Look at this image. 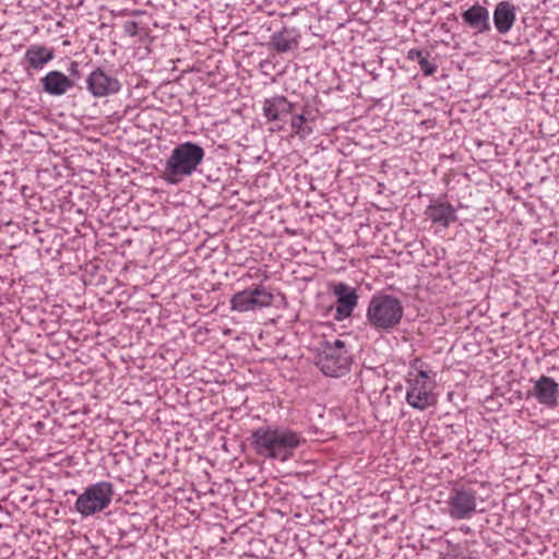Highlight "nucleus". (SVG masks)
<instances>
[{"label": "nucleus", "mask_w": 559, "mask_h": 559, "mask_svg": "<svg viewBox=\"0 0 559 559\" xmlns=\"http://www.w3.org/2000/svg\"><path fill=\"white\" fill-rule=\"evenodd\" d=\"M53 57L55 53L52 49L40 45H33L25 52V58L33 69H41L44 64L52 60Z\"/></svg>", "instance_id": "f3484780"}, {"label": "nucleus", "mask_w": 559, "mask_h": 559, "mask_svg": "<svg viewBox=\"0 0 559 559\" xmlns=\"http://www.w3.org/2000/svg\"><path fill=\"white\" fill-rule=\"evenodd\" d=\"M404 308L401 300L388 294H374L368 305L366 318L379 332H392L402 321Z\"/></svg>", "instance_id": "7ed1b4c3"}, {"label": "nucleus", "mask_w": 559, "mask_h": 559, "mask_svg": "<svg viewBox=\"0 0 559 559\" xmlns=\"http://www.w3.org/2000/svg\"><path fill=\"white\" fill-rule=\"evenodd\" d=\"M70 70H71V73H76L78 72V62L73 61L71 62V66H70Z\"/></svg>", "instance_id": "b1692460"}, {"label": "nucleus", "mask_w": 559, "mask_h": 559, "mask_svg": "<svg viewBox=\"0 0 559 559\" xmlns=\"http://www.w3.org/2000/svg\"><path fill=\"white\" fill-rule=\"evenodd\" d=\"M295 110L294 104L288 102L285 96L276 95L270 98H265L263 102V115L272 122H282L288 114H293Z\"/></svg>", "instance_id": "ddd939ff"}, {"label": "nucleus", "mask_w": 559, "mask_h": 559, "mask_svg": "<svg viewBox=\"0 0 559 559\" xmlns=\"http://www.w3.org/2000/svg\"><path fill=\"white\" fill-rule=\"evenodd\" d=\"M461 16L464 23L476 34H484L491 29L489 11L478 3L465 10Z\"/></svg>", "instance_id": "4468645a"}, {"label": "nucleus", "mask_w": 559, "mask_h": 559, "mask_svg": "<svg viewBox=\"0 0 559 559\" xmlns=\"http://www.w3.org/2000/svg\"><path fill=\"white\" fill-rule=\"evenodd\" d=\"M424 56H425L424 51L419 50V49H411L407 52V59L412 60V61L419 62V60L423 59Z\"/></svg>", "instance_id": "4be33fe9"}, {"label": "nucleus", "mask_w": 559, "mask_h": 559, "mask_svg": "<svg viewBox=\"0 0 559 559\" xmlns=\"http://www.w3.org/2000/svg\"><path fill=\"white\" fill-rule=\"evenodd\" d=\"M516 20L515 5L509 1L499 2L493 11V24L499 34H507Z\"/></svg>", "instance_id": "2eb2a0df"}, {"label": "nucleus", "mask_w": 559, "mask_h": 559, "mask_svg": "<svg viewBox=\"0 0 559 559\" xmlns=\"http://www.w3.org/2000/svg\"><path fill=\"white\" fill-rule=\"evenodd\" d=\"M423 366H424V364L419 358H415L411 362L412 369H414L416 371H418L419 369H423Z\"/></svg>", "instance_id": "5701e85b"}, {"label": "nucleus", "mask_w": 559, "mask_h": 559, "mask_svg": "<svg viewBox=\"0 0 559 559\" xmlns=\"http://www.w3.org/2000/svg\"><path fill=\"white\" fill-rule=\"evenodd\" d=\"M204 150L193 142L178 144L165 163L163 178L171 185L191 176L203 162Z\"/></svg>", "instance_id": "f03ea898"}, {"label": "nucleus", "mask_w": 559, "mask_h": 559, "mask_svg": "<svg viewBox=\"0 0 559 559\" xmlns=\"http://www.w3.org/2000/svg\"><path fill=\"white\" fill-rule=\"evenodd\" d=\"M273 294L267 287L260 284L252 289L236 293L230 299V309L238 312L252 311L272 305Z\"/></svg>", "instance_id": "0eeeda50"}, {"label": "nucleus", "mask_w": 559, "mask_h": 559, "mask_svg": "<svg viewBox=\"0 0 559 559\" xmlns=\"http://www.w3.org/2000/svg\"><path fill=\"white\" fill-rule=\"evenodd\" d=\"M300 443L299 435L286 428L265 426L251 433V444L255 453L267 459L285 461Z\"/></svg>", "instance_id": "f257e3e1"}, {"label": "nucleus", "mask_w": 559, "mask_h": 559, "mask_svg": "<svg viewBox=\"0 0 559 559\" xmlns=\"http://www.w3.org/2000/svg\"><path fill=\"white\" fill-rule=\"evenodd\" d=\"M40 82L44 92L53 96L63 95L74 85L66 74L57 70L48 72Z\"/></svg>", "instance_id": "dca6fc26"}, {"label": "nucleus", "mask_w": 559, "mask_h": 559, "mask_svg": "<svg viewBox=\"0 0 559 559\" xmlns=\"http://www.w3.org/2000/svg\"><path fill=\"white\" fill-rule=\"evenodd\" d=\"M425 215L433 224H438L444 228L457 221L455 207L443 199L431 200L425 211Z\"/></svg>", "instance_id": "f8f14e48"}, {"label": "nucleus", "mask_w": 559, "mask_h": 559, "mask_svg": "<svg viewBox=\"0 0 559 559\" xmlns=\"http://www.w3.org/2000/svg\"><path fill=\"white\" fill-rule=\"evenodd\" d=\"M114 496V485L109 481H98L88 486L75 501V510L84 518L107 509Z\"/></svg>", "instance_id": "39448f33"}, {"label": "nucleus", "mask_w": 559, "mask_h": 559, "mask_svg": "<svg viewBox=\"0 0 559 559\" xmlns=\"http://www.w3.org/2000/svg\"><path fill=\"white\" fill-rule=\"evenodd\" d=\"M430 377L428 374V371L424 369H419L414 378H409L407 381H418L423 383H431L429 381Z\"/></svg>", "instance_id": "412c9836"}, {"label": "nucleus", "mask_w": 559, "mask_h": 559, "mask_svg": "<svg viewBox=\"0 0 559 559\" xmlns=\"http://www.w3.org/2000/svg\"><path fill=\"white\" fill-rule=\"evenodd\" d=\"M284 129L283 124L277 123L275 127L271 128V131H281Z\"/></svg>", "instance_id": "393cba45"}, {"label": "nucleus", "mask_w": 559, "mask_h": 559, "mask_svg": "<svg viewBox=\"0 0 559 559\" xmlns=\"http://www.w3.org/2000/svg\"><path fill=\"white\" fill-rule=\"evenodd\" d=\"M353 356L348 345L342 340L324 341L316 356V365L326 377L340 378L350 370Z\"/></svg>", "instance_id": "20e7f679"}, {"label": "nucleus", "mask_w": 559, "mask_h": 559, "mask_svg": "<svg viewBox=\"0 0 559 559\" xmlns=\"http://www.w3.org/2000/svg\"><path fill=\"white\" fill-rule=\"evenodd\" d=\"M406 402L415 409L425 411L436 404L431 383L407 381Z\"/></svg>", "instance_id": "9d476101"}, {"label": "nucleus", "mask_w": 559, "mask_h": 559, "mask_svg": "<svg viewBox=\"0 0 559 559\" xmlns=\"http://www.w3.org/2000/svg\"><path fill=\"white\" fill-rule=\"evenodd\" d=\"M87 90L95 97H105L120 91V82L107 74L103 69L97 68L91 72L87 80Z\"/></svg>", "instance_id": "1a4fd4ad"}, {"label": "nucleus", "mask_w": 559, "mask_h": 559, "mask_svg": "<svg viewBox=\"0 0 559 559\" xmlns=\"http://www.w3.org/2000/svg\"><path fill=\"white\" fill-rule=\"evenodd\" d=\"M447 506L448 514L453 520H468L476 512V491L465 486L453 488L450 491Z\"/></svg>", "instance_id": "423d86ee"}, {"label": "nucleus", "mask_w": 559, "mask_h": 559, "mask_svg": "<svg viewBox=\"0 0 559 559\" xmlns=\"http://www.w3.org/2000/svg\"><path fill=\"white\" fill-rule=\"evenodd\" d=\"M271 44L277 52H287L298 47V40L293 31L284 27L271 36Z\"/></svg>", "instance_id": "a211bd4d"}, {"label": "nucleus", "mask_w": 559, "mask_h": 559, "mask_svg": "<svg viewBox=\"0 0 559 559\" xmlns=\"http://www.w3.org/2000/svg\"><path fill=\"white\" fill-rule=\"evenodd\" d=\"M527 395L535 397L546 408L555 409L559 404V383L551 377L542 376L534 382Z\"/></svg>", "instance_id": "6e6552de"}, {"label": "nucleus", "mask_w": 559, "mask_h": 559, "mask_svg": "<svg viewBox=\"0 0 559 559\" xmlns=\"http://www.w3.org/2000/svg\"><path fill=\"white\" fill-rule=\"evenodd\" d=\"M334 295L337 298L334 319L342 321L352 316L358 302V295L355 288L345 283H338L334 286Z\"/></svg>", "instance_id": "9b49d317"}, {"label": "nucleus", "mask_w": 559, "mask_h": 559, "mask_svg": "<svg viewBox=\"0 0 559 559\" xmlns=\"http://www.w3.org/2000/svg\"><path fill=\"white\" fill-rule=\"evenodd\" d=\"M418 64L420 67L421 72L426 76L432 75L437 70L436 64L431 63L428 60L427 56H424V58L419 60Z\"/></svg>", "instance_id": "aec40b11"}, {"label": "nucleus", "mask_w": 559, "mask_h": 559, "mask_svg": "<svg viewBox=\"0 0 559 559\" xmlns=\"http://www.w3.org/2000/svg\"><path fill=\"white\" fill-rule=\"evenodd\" d=\"M308 119L305 114L294 115L292 118V129L301 139L309 136L312 133V128L308 126Z\"/></svg>", "instance_id": "6ab92c4d"}]
</instances>
